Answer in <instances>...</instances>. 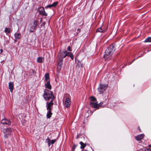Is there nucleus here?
<instances>
[{
    "label": "nucleus",
    "mask_w": 151,
    "mask_h": 151,
    "mask_svg": "<svg viewBox=\"0 0 151 151\" xmlns=\"http://www.w3.org/2000/svg\"><path fill=\"white\" fill-rule=\"evenodd\" d=\"M70 100L68 98H67L65 101V106L67 108L69 107L70 105Z\"/></svg>",
    "instance_id": "6e6552de"
},
{
    "label": "nucleus",
    "mask_w": 151,
    "mask_h": 151,
    "mask_svg": "<svg viewBox=\"0 0 151 151\" xmlns=\"http://www.w3.org/2000/svg\"><path fill=\"white\" fill-rule=\"evenodd\" d=\"M90 99L91 101H96L97 100L96 99L95 97L93 96H91L90 97Z\"/></svg>",
    "instance_id": "393cba45"
},
{
    "label": "nucleus",
    "mask_w": 151,
    "mask_h": 151,
    "mask_svg": "<svg viewBox=\"0 0 151 151\" xmlns=\"http://www.w3.org/2000/svg\"><path fill=\"white\" fill-rule=\"evenodd\" d=\"M3 50L2 49H1L0 50V53H2V52H3Z\"/></svg>",
    "instance_id": "4c0bfd02"
},
{
    "label": "nucleus",
    "mask_w": 151,
    "mask_h": 151,
    "mask_svg": "<svg viewBox=\"0 0 151 151\" xmlns=\"http://www.w3.org/2000/svg\"><path fill=\"white\" fill-rule=\"evenodd\" d=\"M67 50L68 51H72V50L71 49V47L70 46H69L68 47V48H67Z\"/></svg>",
    "instance_id": "473e14b6"
},
{
    "label": "nucleus",
    "mask_w": 151,
    "mask_h": 151,
    "mask_svg": "<svg viewBox=\"0 0 151 151\" xmlns=\"http://www.w3.org/2000/svg\"><path fill=\"white\" fill-rule=\"evenodd\" d=\"M89 104L91 107L94 108H96V109H99L98 108V104L97 102L94 103L93 102H90L89 103Z\"/></svg>",
    "instance_id": "9b49d317"
},
{
    "label": "nucleus",
    "mask_w": 151,
    "mask_h": 151,
    "mask_svg": "<svg viewBox=\"0 0 151 151\" xmlns=\"http://www.w3.org/2000/svg\"><path fill=\"white\" fill-rule=\"evenodd\" d=\"M107 86L106 85L100 84L99 87L98 88V91L100 93H103L105 90L106 89Z\"/></svg>",
    "instance_id": "20e7f679"
},
{
    "label": "nucleus",
    "mask_w": 151,
    "mask_h": 151,
    "mask_svg": "<svg viewBox=\"0 0 151 151\" xmlns=\"http://www.w3.org/2000/svg\"><path fill=\"white\" fill-rule=\"evenodd\" d=\"M77 31L78 32H80L81 31V29L79 28H78L77 29Z\"/></svg>",
    "instance_id": "c9c22d12"
},
{
    "label": "nucleus",
    "mask_w": 151,
    "mask_h": 151,
    "mask_svg": "<svg viewBox=\"0 0 151 151\" xmlns=\"http://www.w3.org/2000/svg\"><path fill=\"white\" fill-rule=\"evenodd\" d=\"M12 131V129L11 128H5L3 130V132L4 134V137L5 138H7L10 136Z\"/></svg>",
    "instance_id": "7ed1b4c3"
},
{
    "label": "nucleus",
    "mask_w": 151,
    "mask_h": 151,
    "mask_svg": "<svg viewBox=\"0 0 151 151\" xmlns=\"http://www.w3.org/2000/svg\"><path fill=\"white\" fill-rule=\"evenodd\" d=\"M105 30L103 29L101 27H100L97 29L96 30V32H105Z\"/></svg>",
    "instance_id": "4be33fe9"
},
{
    "label": "nucleus",
    "mask_w": 151,
    "mask_h": 151,
    "mask_svg": "<svg viewBox=\"0 0 151 151\" xmlns=\"http://www.w3.org/2000/svg\"><path fill=\"white\" fill-rule=\"evenodd\" d=\"M144 137V135L142 134L135 136V138L137 141H140Z\"/></svg>",
    "instance_id": "dca6fc26"
},
{
    "label": "nucleus",
    "mask_w": 151,
    "mask_h": 151,
    "mask_svg": "<svg viewBox=\"0 0 151 151\" xmlns=\"http://www.w3.org/2000/svg\"><path fill=\"white\" fill-rule=\"evenodd\" d=\"M14 37L16 40L21 39V35L20 33H15L14 35Z\"/></svg>",
    "instance_id": "a211bd4d"
},
{
    "label": "nucleus",
    "mask_w": 151,
    "mask_h": 151,
    "mask_svg": "<svg viewBox=\"0 0 151 151\" xmlns=\"http://www.w3.org/2000/svg\"><path fill=\"white\" fill-rule=\"evenodd\" d=\"M134 60H133L132 62H133Z\"/></svg>",
    "instance_id": "a19ab883"
},
{
    "label": "nucleus",
    "mask_w": 151,
    "mask_h": 151,
    "mask_svg": "<svg viewBox=\"0 0 151 151\" xmlns=\"http://www.w3.org/2000/svg\"><path fill=\"white\" fill-rule=\"evenodd\" d=\"M115 51L114 46H111L105 50V54L104 55V58L105 60H110L111 58V55Z\"/></svg>",
    "instance_id": "f257e3e1"
},
{
    "label": "nucleus",
    "mask_w": 151,
    "mask_h": 151,
    "mask_svg": "<svg viewBox=\"0 0 151 151\" xmlns=\"http://www.w3.org/2000/svg\"><path fill=\"white\" fill-rule=\"evenodd\" d=\"M65 53H66L67 56L70 57L72 60L73 59L74 55L71 52L65 50Z\"/></svg>",
    "instance_id": "4468645a"
},
{
    "label": "nucleus",
    "mask_w": 151,
    "mask_h": 151,
    "mask_svg": "<svg viewBox=\"0 0 151 151\" xmlns=\"http://www.w3.org/2000/svg\"><path fill=\"white\" fill-rule=\"evenodd\" d=\"M66 95H69L68 94H66Z\"/></svg>",
    "instance_id": "79ce46f5"
},
{
    "label": "nucleus",
    "mask_w": 151,
    "mask_h": 151,
    "mask_svg": "<svg viewBox=\"0 0 151 151\" xmlns=\"http://www.w3.org/2000/svg\"><path fill=\"white\" fill-rule=\"evenodd\" d=\"M34 27H37V22L36 21H34L33 22V25Z\"/></svg>",
    "instance_id": "cd10ccee"
},
{
    "label": "nucleus",
    "mask_w": 151,
    "mask_h": 151,
    "mask_svg": "<svg viewBox=\"0 0 151 151\" xmlns=\"http://www.w3.org/2000/svg\"><path fill=\"white\" fill-rule=\"evenodd\" d=\"M45 81H50L49 75L48 73H46L45 75Z\"/></svg>",
    "instance_id": "aec40b11"
},
{
    "label": "nucleus",
    "mask_w": 151,
    "mask_h": 151,
    "mask_svg": "<svg viewBox=\"0 0 151 151\" xmlns=\"http://www.w3.org/2000/svg\"><path fill=\"white\" fill-rule=\"evenodd\" d=\"M11 29L10 28L6 27L4 30V31L6 34L9 33L11 32Z\"/></svg>",
    "instance_id": "5701e85b"
},
{
    "label": "nucleus",
    "mask_w": 151,
    "mask_h": 151,
    "mask_svg": "<svg viewBox=\"0 0 151 151\" xmlns=\"http://www.w3.org/2000/svg\"><path fill=\"white\" fill-rule=\"evenodd\" d=\"M58 1H56L54 2L52 5L53 6V7H55L58 4Z\"/></svg>",
    "instance_id": "bb28decb"
},
{
    "label": "nucleus",
    "mask_w": 151,
    "mask_h": 151,
    "mask_svg": "<svg viewBox=\"0 0 151 151\" xmlns=\"http://www.w3.org/2000/svg\"><path fill=\"white\" fill-rule=\"evenodd\" d=\"M38 11L39 14L42 16H47V14L45 12L44 9L43 7H40L38 9Z\"/></svg>",
    "instance_id": "423d86ee"
},
{
    "label": "nucleus",
    "mask_w": 151,
    "mask_h": 151,
    "mask_svg": "<svg viewBox=\"0 0 151 151\" xmlns=\"http://www.w3.org/2000/svg\"><path fill=\"white\" fill-rule=\"evenodd\" d=\"M83 151H87L86 150H84Z\"/></svg>",
    "instance_id": "ea45409f"
},
{
    "label": "nucleus",
    "mask_w": 151,
    "mask_h": 151,
    "mask_svg": "<svg viewBox=\"0 0 151 151\" xmlns=\"http://www.w3.org/2000/svg\"><path fill=\"white\" fill-rule=\"evenodd\" d=\"M9 88L11 92H12L14 88V83L12 82H10L9 83Z\"/></svg>",
    "instance_id": "2eb2a0df"
},
{
    "label": "nucleus",
    "mask_w": 151,
    "mask_h": 151,
    "mask_svg": "<svg viewBox=\"0 0 151 151\" xmlns=\"http://www.w3.org/2000/svg\"><path fill=\"white\" fill-rule=\"evenodd\" d=\"M54 100H51L50 102H47L46 103V107L47 110H52L53 107V105L54 104L53 101Z\"/></svg>",
    "instance_id": "0eeeda50"
},
{
    "label": "nucleus",
    "mask_w": 151,
    "mask_h": 151,
    "mask_svg": "<svg viewBox=\"0 0 151 151\" xmlns=\"http://www.w3.org/2000/svg\"><path fill=\"white\" fill-rule=\"evenodd\" d=\"M44 60V58L43 57H39L37 59V62L40 63H43Z\"/></svg>",
    "instance_id": "6ab92c4d"
},
{
    "label": "nucleus",
    "mask_w": 151,
    "mask_h": 151,
    "mask_svg": "<svg viewBox=\"0 0 151 151\" xmlns=\"http://www.w3.org/2000/svg\"><path fill=\"white\" fill-rule=\"evenodd\" d=\"M66 56V53H65V51H63L62 52L61 51L58 55V60H61L62 61H63V59Z\"/></svg>",
    "instance_id": "39448f33"
},
{
    "label": "nucleus",
    "mask_w": 151,
    "mask_h": 151,
    "mask_svg": "<svg viewBox=\"0 0 151 151\" xmlns=\"http://www.w3.org/2000/svg\"><path fill=\"white\" fill-rule=\"evenodd\" d=\"M46 140L47 141L49 146H50V145L54 144L56 140V139L51 140L49 138H48L46 139Z\"/></svg>",
    "instance_id": "ddd939ff"
},
{
    "label": "nucleus",
    "mask_w": 151,
    "mask_h": 151,
    "mask_svg": "<svg viewBox=\"0 0 151 151\" xmlns=\"http://www.w3.org/2000/svg\"><path fill=\"white\" fill-rule=\"evenodd\" d=\"M43 96L45 100L47 101H49L50 100H54L55 98L53 92L50 90L46 89L44 90Z\"/></svg>",
    "instance_id": "f03ea898"
},
{
    "label": "nucleus",
    "mask_w": 151,
    "mask_h": 151,
    "mask_svg": "<svg viewBox=\"0 0 151 151\" xmlns=\"http://www.w3.org/2000/svg\"><path fill=\"white\" fill-rule=\"evenodd\" d=\"M148 146L149 147H151V144L150 145H149Z\"/></svg>",
    "instance_id": "58836bf2"
},
{
    "label": "nucleus",
    "mask_w": 151,
    "mask_h": 151,
    "mask_svg": "<svg viewBox=\"0 0 151 151\" xmlns=\"http://www.w3.org/2000/svg\"><path fill=\"white\" fill-rule=\"evenodd\" d=\"M34 26L32 25L31 27V29L29 30V32H33L34 30H35L37 29V27H34Z\"/></svg>",
    "instance_id": "b1692460"
},
{
    "label": "nucleus",
    "mask_w": 151,
    "mask_h": 151,
    "mask_svg": "<svg viewBox=\"0 0 151 151\" xmlns=\"http://www.w3.org/2000/svg\"><path fill=\"white\" fill-rule=\"evenodd\" d=\"M58 62L57 70H60L61 69L62 65H63V61L60 60H58Z\"/></svg>",
    "instance_id": "9d476101"
},
{
    "label": "nucleus",
    "mask_w": 151,
    "mask_h": 151,
    "mask_svg": "<svg viewBox=\"0 0 151 151\" xmlns=\"http://www.w3.org/2000/svg\"><path fill=\"white\" fill-rule=\"evenodd\" d=\"M45 86L46 88H48L49 90H51L52 88L50 84V81H48L45 82Z\"/></svg>",
    "instance_id": "f8f14e48"
},
{
    "label": "nucleus",
    "mask_w": 151,
    "mask_h": 151,
    "mask_svg": "<svg viewBox=\"0 0 151 151\" xmlns=\"http://www.w3.org/2000/svg\"><path fill=\"white\" fill-rule=\"evenodd\" d=\"M29 71H30V72L31 73H32L33 74H35L36 72H35V71L33 70V69H31V70H29Z\"/></svg>",
    "instance_id": "c85d7f7f"
},
{
    "label": "nucleus",
    "mask_w": 151,
    "mask_h": 151,
    "mask_svg": "<svg viewBox=\"0 0 151 151\" xmlns=\"http://www.w3.org/2000/svg\"><path fill=\"white\" fill-rule=\"evenodd\" d=\"M47 110V118L49 119L51 118L52 113V110L48 109Z\"/></svg>",
    "instance_id": "f3484780"
},
{
    "label": "nucleus",
    "mask_w": 151,
    "mask_h": 151,
    "mask_svg": "<svg viewBox=\"0 0 151 151\" xmlns=\"http://www.w3.org/2000/svg\"><path fill=\"white\" fill-rule=\"evenodd\" d=\"M1 123L3 124L9 125H10L11 122L9 120L4 119L1 120Z\"/></svg>",
    "instance_id": "1a4fd4ad"
},
{
    "label": "nucleus",
    "mask_w": 151,
    "mask_h": 151,
    "mask_svg": "<svg viewBox=\"0 0 151 151\" xmlns=\"http://www.w3.org/2000/svg\"><path fill=\"white\" fill-rule=\"evenodd\" d=\"M53 7L52 4H50L49 5H47L46 7L47 8H51V7Z\"/></svg>",
    "instance_id": "7c9ffc66"
},
{
    "label": "nucleus",
    "mask_w": 151,
    "mask_h": 151,
    "mask_svg": "<svg viewBox=\"0 0 151 151\" xmlns=\"http://www.w3.org/2000/svg\"><path fill=\"white\" fill-rule=\"evenodd\" d=\"M77 145H74L73 146V148H72V151H74L75 149V148H76Z\"/></svg>",
    "instance_id": "c756f323"
},
{
    "label": "nucleus",
    "mask_w": 151,
    "mask_h": 151,
    "mask_svg": "<svg viewBox=\"0 0 151 151\" xmlns=\"http://www.w3.org/2000/svg\"><path fill=\"white\" fill-rule=\"evenodd\" d=\"M80 144L81 145L80 148L81 149H83L86 146V144L85 143H84L82 142H80Z\"/></svg>",
    "instance_id": "412c9836"
},
{
    "label": "nucleus",
    "mask_w": 151,
    "mask_h": 151,
    "mask_svg": "<svg viewBox=\"0 0 151 151\" xmlns=\"http://www.w3.org/2000/svg\"><path fill=\"white\" fill-rule=\"evenodd\" d=\"M145 42H151V37L147 38L145 40Z\"/></svg>",
    "instance_id": "a878e982"
},
{
    "label": "nucleus",
    "mask_w": 151,
    "mask_h": 151,
    "mask_svg": "<svg viewBox=\"0 0 151 151\" xmlns=\"http://www.w3.org/2000/svg\"><path fill=\"white\" fill-rule=\"evenodd\" d=\"M137 129H138V130H139V131H140V127H138Z\"/></svg>",
    "instance_id": "e433bc0d"
},
{
    "label": "nucleus",
    "mask_w": 151,
    "mask_h": 151,
    "mask_svg": "<svg viewBox=\"0 0 151 151\" xmlns=\"http://www.w3.org/2000/svg\"><path fill=\"white\" fill-rule=\"evenodd\" d=\"M78 63H80L79 65H79V66H81V67H82L83 65L82 64L80 63V62L79 61H78Z\"/></svg>",
    "instance_id": "f704fd0d"
},
{
    "label": "nucleus",
    "mask_w": 151,
    "mask_h": 151,
    "mask_svg": "<svg viewBox=\"0 0 151 151\" xmlns=\"http://www.w3.org/2000/svg\"><path fill=\"white\" fill-rule=\"evenodd\" d=\"M145 151H151V149L147 148L145 149Z\"/></svg>",
    "instance_id": "72a5a7b5"
},
{
    "label": "nucleus",
    "mask_w": 151,
    "mask_h": 151,
    "mask_svg": "<svg viewBox=\"0 0 151 151\" xmlns=\"http://www.w3.org/2000/svg\"><path fill=\"white\" fill-rule=\"evenodd\" d=\"M103 104V103L102 102H101L99 104H98L99 109V107H101V106Z\"/></svg>",
    "instance_id": "2f4dec72"
}]
</instances>
